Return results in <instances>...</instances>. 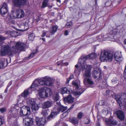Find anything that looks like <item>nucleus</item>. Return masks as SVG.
<instances>
[{
	"instance_id": "22",
	"label": "nucleus",
	"mask_w": 126,
	"mask_h": 126,
	"mask_svg": "<svg viewBox=\"0 0 126 126\" xmlns=\"http://www.w3.org/2000/svg\"><path fill=\"white\" fill-rule=\"evenodd\" d=\"M70 122L73 124L74 125H78L79 121L78 119L76 117L73 118L69 120Z\"/></svg>"
},
{
	"instance_id": "60",
	"label": "nucleus",
	"mask_w": 126,
	"mask_h": 126,
	"mask_svg": "<svg viewBox=\"0 0 126 126\" xmlns=\"http://www.w3.org/2000/svg\"><path fill=\"white\" fill-rule=\"evenodd\" d=\"M115 32V33H114V34H115L117 32V30L116 29L114 30H113V32Z\"/></svg>"
},
{
	"instance_id": "5",
	"label": "nucleus",
	"mask_w": 126,
	"mask_h": 126,
	"mask_svg": "<svg viewBox=\"0 0 126 126\" xmlns=\"http://www.w3.org/2000/svg\"><path fill=\"white\" fill-rule=\"evenodd\" d=\"M12 49V47L10 49V47L8 46L5 45L2 47L1 49L0 55L1 56H5L8 55L9 56L12 55L15 53L13 52Z\"/></svg>"
},
{
	"instance_id": "51",
	"label": "nucleus",
	"mask_w": 126,
	"mask_h": 126,
	"mask_svg": "<svg viewBox=\"0 0 126 126\" xmlns=\"http://www.w3.org/2000/svg\"><path fill=\"white\" fill-rule=\"evenodd\" d=\"M12 113L13 114V115L14 117H15L17 116V111L15 113L13 112H12Z\"/></svg>"
},
{
	"instance_id": "56",
	"label": "nucleus",
	"mask_w": 126,
	"mask_h": 126,
	"mask_svg": "<svg viewBox=\"0 0 126 126\" xmlns=\"http://www.w3.org/2000/svg\"><path fill=\"white\" fill-rule=\"evenodd\" d=\"M110 91L109 90H107L106 91V93L107 95H109V94Z\"/></svg>"
},
{
	"instance_id": "2",
	"label": "nucleus",
	"mask_w": 126,
	"mask_h": 126,
	"mask_svg": "<svg viewBox=\"0 0 126 126\" xmlns=\"http://www.w3.org/2000/svg\"><path fill=\"white\" fill-rule=\"evenodd\" d=\"M39 83L41 85H46L48 86H51L53 82L52 79L49 77H45L38 81L35 80L30 87V88H34L38 86Z\"/></svg>"
},
{
	"instance_id": "64",
	"label": "nucleus",
	"mask_w": 126,
	"mask_h": 126,
	"mask_svg": "<svg viewBox=\"0 0 126 126\" xmlns=\"http://www.w3.org/2000/svg\"><path fill=\"white\" fill-rule=\"evenodd\" d=\"M57 2H59L60 3L61 2V1L60 0H57Z\"/></svg>"
},
{
	"instance_id": "37",
	"label": "nucleus",
	"mask_w": 126,
	"mask_h": 126,
	"mask_svg": "<svg viewBox=\"0 0 126 126\" xmlns=\"http://www.w3.org/2000/svg\"><path fill=\"white\" fill-rule=\"evenodd\" d=\"M111 81L112 83L114 84H116L118 83V81L116 78L113 79Z\"/></svg>"
},
{
	"instance_id": "17",
	"label": "nucleus",
	"mask_w": 126,
	"mask_h": 126,
	"mask_svg": "<svg viewBox=\"0 0 126 126\" xmlns=\"http://www.w3.org/2000/svg\"><path fill=\"white\" fill-rule=\"evenodd\" d=\"M22 111L24 112V113L25 116H28L30 114V108L28 107L25 106L22 107Z\"/></svg>"
},
{
	"instance_id": "16",
	"label": "nucleus",
	"mask_w": 126,
	"mask_h": 126,
	"mask_svg": "<svg viewBox=\"0 0 126 126\" xmlns=\"http://www.w3.org/2000/svg\"><path fill=\"white\" fill-rule=\"evenodd\" d=\"M118 118L121 120H123L125 118V116L123 111L121 110H118L116 112Z\"/></svg>"
},
{
	"instance_id": "25",
	"label": "nucleus",
	"mask_w": 126,
	"mask_h": 126,
	"mask_svg": "<svg viewBox=\"0 0 126 126\" xmlns=\"http://www.w3.org/2000/svg\"><path fill=\"white\" fill-rule=\"evenodd\" d=\"M58 29V27L56 26H53L50 31V33L52 34H53L56 32Z\"/></svg>"
},
{
	"instance_id": "8",
	"label": "nucleus",
	"mask_w": 126,
	"mask_h": 126,
	"mask_svg": "<svg viewBox=\"0 0 126 126\" xmlns=\"http://www.w3.org/2000/svg\"><path fill=\"white\" fill-rule=\"evenodd\" d=\"M76 68L74 71V73L76 75H79L80 73V71L81 70H85L86 67L84 64L82 65L81 62H79L75 66Z\"/></svg>"
},
{
	"instance_id": "20",
	"label": "nucleus",
	"mask_w": 126,
	"mask_h": 126,
	"mask_svg": "<svg viewBox=\"0 0 126 126\" xmlns=\"http://www.w3.org/2000/svg\"><path fill=\"white\" fill-rule=\"evenodd\" d=\"M74 98L70 95H69L67 97L64 98V101L69 103H72L74 102Z\"/></svg>"
},
{
	"instance_id": "36",
	"label": "nucleus",
	"mask_w": 126,
	"mask_h": 126,
	"mask_svg": "<svg viewBox=\"0 0 126 126\" xmlns=\"http://www.w3.org/2000/svg\"><path fill=\"white\" fill-rule=\"evenodd\" d=\"M48 0H44L43 3L42 7L44 8L47 6V3L48 1Z\"/></svg>"
},
{
	"instance_id": "9",
	"label": "nucleus",
	"mask_w": 126,
	"mask_h": 126,
	"mask_svg": "<svg viewBox=\"0 0 126 126\" xmlns=\"http://www.w3.org/2000/svg\"><path fill=\"white\" fill-rule=\"evenodd\" d=\"M14 18H20L23 17L25 15V13L23 10L22 9H18L17 10L15 13H14L13 14L11 15V16Z\"/></svg>"
},
{
	"instance_id": "48",
	"label": "nucleus",
	"mask_w": 126,
	"mask_h": 126,
	"mask_svg": "<svg viewBox=\"0 0 126 126\" xmlns=\"http://www.w3.org/2000/svg\"><path fill=\"white\" fill-rule=\"evenodd\" d=\"M24 126H31V123H28L27 122H23Z\"/></svg>"
},
{
	"instance_id": "55",
	"label": "nucleus",
	"mask_w": 126,
	"mask_h": 126,
	"mask_svg": "<svg viewBox=\"0 0 126 126\" xmlns=\"http://www.w3.org/2000/svg\"><path fill=\"white\" fill-rule=\"evenodd\" d=\"M64 34L65 35H67L68 34V33L67 31L66 30L64 32Z\"/></svg>"
},
{
	"instance_id": "26",
	"label": "nucleus",
	"mask_w": 126,
	"mask_h": 126,
	"mask_svg": "<svg viewBox=\"0 0 126 126\" xmlns=\"http://www.w3.org/2000/svg\"><path fill=\"white\" fill-rule=\"evenodd\" d=\"M67 109V107H64L60 104V106H59V109L58 111L59 113L60 111L63 112L65 110Z\"/></svg>"
},
{
	"instance_id": "50",
	"label": "nucleus",
	"mask_w": 126,
	"mask_h": 126,
	"mask_svg": "<svg viewBox=\"0 0 126 126\" xmlns=\"http://www.w3.org/2000/svg\"><path fill=\"white\" fill-rule=\"evenodd\" d=\"M82 92H76L75 94H76L77 95H80L82 93Z\"/></svg>"
},
{
	"instance_id": "33",
	"label": "nucleus",
	"mask_w": 126,
	"mask_h": 126,
	"mask_svg": "<svg viewBox=\"0 0 126 126\" xmlns=\"http://www.w3.org/2000/svg\"><path fill=\"white\" fill-rule=\"evenodd\" d=\"M35 35L33 33H31L28 35V38L30 40H33L34 38Z\"/></svg>"
},
{
	"instance_id": "44",
	"label": "nucleus",
	"mask_w": 126,
	"mask_h": 126,
	"mask_svg": "<svg viewBox=\"0 0 126 126\" xmlns=\"http://www.w3.org/2000/svg\"><path fill=\"white\" fill-rule=\"evenodd\" d=\"M6 111V109L5 108H3L0 109V112L1 113H3Z\"/></svg>"
},
{
	"instance_id": "31",
	"label": "nucleus",
	"mask_w": 126,
	"mask_h": 126,
	"mask_svg": "<svg viewBox=\"0 0 126 126\" xmlns=\"http://www.w3.org/2000/svg\"><path fill=\"white\" fill-rule=\"evenodd\" d=\"M57 64L58 65H61L62 66L65 65L67 66L68 64V62L63 63V61H61L59 62V63H57Z\"/></svg>"
},
{
	"instance_id": "59",
	"label": "nucleus",
	"mask_w": 126,
	"mask_h": 126,
	"mask_svg": "<svg viewBox=\"0 0 126 126\" xmlns=\"http://www.w3.org/2000/svg\"><path fill=\"white\" fill-rule=\"evenodd\" d=\"M26 25L27 26V24H26L24 25V29L26 30H27L28 29L27 28H26Z\"/></svg>"
},
{
	"instance_id": "7",
	"label": "nucleus",
	"mask_w": 126,
	"mask_h": 126,
	"mask_svg": "<svg viewBox=\"0 0 126 126\" xmlns=\"http://www.w3.org/2000/svg\"><path fill=\"white\" fill-rule=\"evenodd\" d=\"M115 98L120 106L124 102L126 104V94H123L121 95H115Z\"/></svg>"
},
{
	"instance_id": "53",
	"label": "nucleus",
	"mask_w": 126,
	"mask_h": 126,
	"mask_svg": "<svg viewBox=\"0 0 126 126\" xmlns=\"http://www.w3.org/2000/svg\"><path fill=\"white\" fill-rule=\"evenodd\" d=\"M46 34V33L45 32H44L41 35V37H44L45 35Z\"/></svg>"
},
{
	"instance_id": "19",
	"label": "nucleus",
	"mask_w": 126,
	"mask_h": 126,
	"mask_svg": "<svg viewBox=\"0 0 126 126\" xmlns=\"http://www.w3.org/2000/svg\"><path fill=\"white\" fill-rule=\"evenodd\" d=\"M52 105V101H48L42 104V108H47L51 107Z\"/></svg>"
},
{
	"instance_id": "38",
	"label": "nucleus",
	"mask_w": 126,
	"mask_h": 126,
	"mask_svg": "<svg viewBox=\"0 0 126 126\" xmlns=\"http://www.w3.org/2000/svg\"><path fill=\"white\" fill-rule=\"evenodd\" d=\"M5 38L3 36L0 35V47L1 46L2 44L1 41H4L5 39Z\"/></svg>"
},
{
	"instance_id": "27",
	"label": "nucleus",
	"mask_w": 126,
	"mask_h": 126,
	"mask_svg": "<svg viewBox=\"0 0 126 126\" xmlns=\"http://www.w3.org/2000/svg\"><path fill=\"white\" fill-rule=\"evenodd\" d=\"M59 97L58 94L57 93H54L52 96V99L55 101H56L59 100Z\"/></svg>"
},
{
	"instance_id": "34",
	"label": "nucleus",
	"mask_w": 126,
	"mask_h": 126,
	"mask_svg": "<svg viewBox=\"0 0 126 126\" xmlns=\"http://www.w3.org/2000/svg\"><path fill=\"white\" fill-rule=\"evenodd\" d=\"M5 61L6 62H7V59H4L3 60L0 61V69L2 68L4 66V63L3 62Z\"/></svg>"
},
{
	"instance_id": "41",
	"label": "nucleus",
	"mask_w": 126,
	"mask_h": 126,
	"mask_svg": "<svg viewBox=\"0 0 126 126\" xmlns=\"http://www.w3.org/2000/svg\"><path fill=\"white\" fill-rule=\"evenodd\" d=\"M35 50L36 51V52H33L32 53H31L30 55L28 57V58H32L34 56V55L37 52V49H35Z\"/></svg>"
},
{
	"instance_id": "15",
	"label": "nucleus",
	"mask_w": 126,
	"mask_h": 126,
	"mask_svg": "<svg viewBox=\"0 0 126 126\" xmlns=\"http://www.w3.org/2000/svg\"><path fill=\"white\" fill-rule=\"evenodd\" d=\"M35 121L37 124L38 126H44L46 120L44 117L40 118L38 117H36L35 119Z\"/></svg>"
},
{
	"instance_id": "10",
	"label": "nucleus",
	"mask_w": 126,
	"mask_h": 126,
	"mask_svg": "<svg viewBox=\"0 0 126 126\" xmlns=\"http://www.w3.org/2000/svg\"><path fill=\"white\" fill-rule=\"evenodd\" d=\"M27 102L28 105H30L32 111H36L38 110V106L36 104V103L34 99L29 98L27 100Z\"/></svg>"
},
{
	"instance_id": "61",
	"label": "nucleus",
	"mask_w": 126,
	"mask_h": 126,
	"mask_svg": "<svg viewBox=\"0 0 126 126\" xmlns=\"http://www.w3.org/2000/svg\"><path fill=\"white\" fill-rule=\"evenodd\" d=\"M96 126H100V124L98 123H97L96 124Z\"/></svg>"
},
{
	"instance_id": "54",
	"label": "nucleus",
	"mask_w": 126,
	"mask_h": 126,
	"mask_svg": "<svg viewBox=\"0 0 126 126\" xmlns=\"http://www.w3.org/2000/svg\"><path fill=\"white\" fill-rule=\"evenodd\" d=\"M101 103L102 104V105H104L105 104V102L103 100H102L101 101Z\"/></svg>"
},
{
	"instance_id": "57",
	"label": "nucleus",
	"mask_w": 126,
	"mask_h": 126,
	"mask_svg": "<svg viewBox=\"0 0 126 126\" xmlns=\"http://www.w3.org/2000/svg\"><path fill=\"white\" fill-rule=\"evenodd\" d=\"M70 80V79H69V78L67 79V80L66 82V83H68L69 82Z\"/></svg>"
},
{
	"instance_id": "49",
	"label": "nucleus",
	"mask_w": 126,
	"mask_h": 126,
	"mask_svg": "<svg viewBox=\"0 0 126 126\" xmlns=\"http://www.w3.org/2000/svg\"><path fill=\"white\" fill-rule=\"evenodd\" d=\"M3 120L0 117V126L3 124Z\"/></svg>"
},
{
	"instance_id": "23",
	"label": "nucleus",
	"mask_w": 126,
	"mask_h": 126,
	"mask_svg": "<svg viewBox=\"0 0 126 126\" xmlns=\"http://www.w3.org/2000/svg\"><path fill=\"white\" fill-rule=\"evenodd\" d=\"M23 122H27V123H31V126L32 124L33 123V119L30 118H26L23 119Z\"/></svg>"
},
{
	"instance_id": "58",
	"label": "nucleus",
	"mask_w": 126,
	"mask_h": 126,
	"mask_svg": "<svg viewBox=\"0 0 126 126\" xmlns=\"http://www.w3.org/2000/svg\"><path fill=\"white\" fill-rule=\"evenodd\" d=\"M110 34H108L105 35L104 36L103 38H107V37L106 36H107L108 35H109Z\"/></svg>"
},
{
	"instance_id": "28",
	"label": "nucleus",
	"mask_w": 126,
	"mask_h": 126,
	"mask_svg": "<svg viewBox=\"0 0 126 126\" xmlns=\"http://www.w3.org/2000/svg\"><path fill=\"white\" fill-rule=\"evenodd\" d=\"M29 94V91L28 90H25L24 92L21 94L20 96L24 97H27V96Z\"/></svg>"
},
{
	"instance_id": "24",
	"label": "nucleus",
	"mask_w": 126,
	"mask_h": 126,
	"mask_svg": "<svg viewBox=\"0 0 126 126\" xmlns=\"http://www.w3.org/2000/svg\"><path fill=\"white\" fill-rule=\"evenodd\" d=\"M7 8H3L2 7H1L0 11V13L1 15L3 16H4V15L5 14L7 13Z\"/></svg>"
},
{
	"instance_id": "39",
	"label": "nucleus",
	"mask_w": 126,
	"mask_h": 126,
	"mask_svg": "<svg viewBox=\"0 0 126 126\" xmlns=\"http://www.w3.org/2000/svg\"><path fill=\"white\" fill-rule=\"evenodd\" d=\"M74 104H73V105H72L70 108L68 109L67 110L66 112H65L63 113L62 114V115H63L65 113H66V112L68 113L70 111V110H71L73 107L74 106Z\"/></svg>"
},
{
	"instance_id": "47",
	"label": "nucleus",
	"mask_w": 126,
	"mask_h": 126,
	"mask_svg": "<svg viewBox=\"0 0 126 126\" xmlns=\"http://www.w3.org/2000/svg\"><path fill=\"white\" fill-rule=\"evenodd\" d=\"M1 7H2L3 8H7V4L5 3H3L2 6Z\"/></svg>"
},
{
	"instance_id": "52",
	"label": "nucleus",
	"mask_w": 126,
	"mask_h": 126,
	"mask_svg": "<svg viewBox=\"0 0 126 126\" xmlns=\"http://www.w3.org/2000/svg\"><path fill=\"white\" fill-rule=\"evenodd\" d=\"M74 75L73 74H71L70 75V77H69V79H70V80L74 78Z\"/></svg>"
},
{
	"instance_id": "30",
	"label": "nucleus",
	"mask_w": 126,
	"mask_h": 126,
	"mask_svg": "<svg viewBox=\"0 0 126 126\" xmlns=\"http://www.w3.org/2000/svg\"><path fill=\"white\" fill-rule=\"evenodd\" d=\"M45 108H43L42 112V114L44 115H46L48 114L49 111L47 109H45Z\"/></svg>"
},
{
	"instance_id": "29",
	"label": "nucleus",
	"mask_w": 126,
	"mask_h": 126,
	"mask_svg": "<svg viewBox=\"0 0 126 126\" xmlns=\"http://www.w3.org/2000/svg\"><path fill=\"white\" fill-rule=\"evenodd\" d=\"M60 104L59 102L56 103V104L54 105L53 107V109L55 110H57V111H58L59 109V106H60Z\"/></svg>"
},
{
	"instance_id": "42",
	"label": "nucleus",
	"mask_w": 126,
	"mask_h": 126,
	"mask_svg": "<svg viewBox=\"0 0 126 126\" xmlns=\"http://www.w3.org/2000/svg\"><path fill=\"white\" fill-rule=\"evenodd\" d=\"M88 59H89V56L88 55L82 57L81 60L82 61H83L85 63V62L84 61Z\"/></svg>"
},
{
	"instance_id": "6",
	"label": "nucleus",
	"mask_w": 126,
	"mask_h": 126,
	"mask_svg": "<svg viewBox=\"0 0 126 126\" xmlns=\"http://www.w3.org/2000/svg\"><path fill=\"white\" fill-rule=\"evenodd\" d=\"M25 47V45L20 42H17L15 46L12 47V49L13 52L15 54L17 52L18 50L24 51V49Z\"/></svg>"
},
{
	"instance_id": "63",
	"label": "nucleus",
	"mask_w": 126,
	"mask_h": 126,
	"mask_svg": "<svg viewBox=\"0 0 126 126\" xmlns=\"http://www.w3.org/2000/svg\"><path fill=\"white\" fill-rule=\"evenodd\" d=\"M7 89H6L5 90V93H6L7 92Z\"/></svg>"
},
{
	"instance_id": "43",
	"label": "nucleus",
	"mask_w": 126,
	"mask_h": 126,
	"mask_svg": "<svg viewBox=\"0 0 126 126\" xmlns=\"http://www.w3.org/2000/svg\"><path fill=\"white\" fill-rule=\"evenodd\" d=\"M22 107L21 108L19 113L20 115L21 116H25V115L24 113V112L22 111Z\"/></svg>"
},
{
	"instance_id": "3",
	"label": "nucleus",
	"mask_w": 126,
	"mask_h": 126,
	"mask_svg": "<svg viewBox=\"0 0 126 126\" xmlns=\"http://www.w3.org/2000/svg\"><path fill=\"white\" fill-rule=\"evenodd\" d=\"M112 52L109 50H105L101 53L100 59L103 62H110L112 60Z\"/></svg>"
},
{
	"instance_id": "46",
	"label": "nucleus",
	"mask_w": 126,
	"mask_h": 126,
	"mask_svg": "<svg viewBox=\"0 0 126 126\" xmlns=\"http://www.w3.org/2000/svg\"><path fill=\"white\" fill-rule=\"evenodd\" d=\"M90 123V120L89 119H87L85 121V124H89Z\"/></svg>"
},
{
	"instance_id": "12",
	"label": "nucleus",
	"mask_w": 126,
	"mask_h": 126,
	"mask_svg": "<svg viewBox=\"0 0 126 126\" xmlns=\"http://www.w3.org/2000/svg\"><path fill=\"white\" fill-rule=\"evenodd\" d=\"M13 2L16 6L20 7L26 4L27 0H13Z\"/></svg>"
},
{
	"instance_id": "18",
	"label": "nucleus",
	"mask_w": 126,
	"mask_h": 126,
	"mask_svg": "<svg viewBox=\"0 0 126 126\" xmlns=\"http://www.w3.org/2000/svg\"><path fill=\"white\" fill-rule=\"evenodd\" d=\"M59 113L58 111H57L52 112L47 117V120L48 121H49L52 119L53 118L55 117Z\"/></svg>"
},
{
	"instance_id": "45",
	"label": "nucleus",
	"mask_w": 126,
	"mask_h": 126,
	"mask_svg": "<svg viewBox=\"0 0 126 126\" xmlns=\"http://www.w3.org/2000/svg\"><path fill=\"white\" fill-rule=\"evenodd\" d=\"M72 23L71 22H68L65 25V26L68 28L70 27L72 25Z\"/></svg>"
},
{
	"instance_id": "40",
	"label": "nucleus",
	"mask_w": 126,
	"mask_h": 126,
	"mask_svg": "<svg viewBox=\"0 0 126 126\" xmlns=\"http://www.w3.org/2000/svg\"><path fill=\"white\" fill-rule=\"evenodd\" d=\"M72 84L74 86L76 87V88L77 89H78L79 88V86L78 84L75 82V81H73L72 82Z\"/></svg>"
},
{
	"instance_id": "32",
	"label": "nucleus",
	"mask_w": 126,
	"mask_h": 126,
	"mask_svg": "<svg viewBox=\"0 0 126 126\" xmlns=\"http://www.w3.org/2000/svg\"><path fill=\"white\" fill-rule=\"evenodd\" d=\"M88 56L89 59H92L96 57V55L93 52L88 55Z\"/></svg>"
},
{
	"instance_id": "14",
	"label": "nucleus",
	"mask_w": 126,
	"mask_h": 126,
	"mask_svg": "<svg viewBox=\"0 0 126 126\" xmlns=\"http://www.w3.org/2000/svg\"><path fill=\"white\" fill-rule=\"evenodd\" d=\"M105 121L107 126H111L112 125H116L117 124L116 120L112 119V117H110L109 118L106 120Z\"/></svg>"
},
{
	"instance_id": "62",
	"label": "nucleus",
	"mask_w": 126,
	"mask_h": 126,
	"mask_svg": "<svg viewBox=\"0 0 126 126\" xmlns=\"http://www.w3.org/2000/svg\"><path fill=\"white\" fill-rule=\"evenodd\" d=\"M124 44L126 45V39H125L124 41Z\"/></svg>"
},
{
	"instance_id": "11",
	"label": "nucleus",
	"mask_w": 126,
	"mask_h": 126,
	"mask_svg": "<svg viewBox=\"0 0 126 126\" xmlns=\"http://www.w3.org/2000/svg\"><path fill=\"white\" fill-rule=\"evenodd\" d=\"M92 74L94 78L100 79L101 78L100 70L98 68H94L92 72Z\"/></svg>"
},
{
	"instance_id": "13",
	"label": "nucleus",
	"mask_w": 126,
	"mask_h": 126,
	"mask_svg": "<svg viewBox=\"0 0 126 126\" xmlns=\"http://www.w3.org/2000/svg\"><path fill=\"white\" fill-rule=\"evenodd\" d=\"M112 59L114 57L115 60L116 61L120 62L122 60L123 58L122 55L120 53L118 52H116L114 53H112Z\"/></svg>"
},
{
	"instance_id": "1",
	"label": "nucleus",
	"mask_w": 126,
	"mask_h": 126,
	"mask_svg": "<svg viewBox=\"0 0 126 126\" xmlns=\"http://www.w3.org/2000/svg\"><path fill=\"white\" fill-rule=\"evenodd\" d=\"M92 68L91 65H87L83 75L84 78L83 83L87 87L92 88L93 87L92 85L94 82L92 79L91 73Z\"/></svg>"
},
{
	"instance_id": "35",
	"label": "nucleus",
	"mask_w": 126,
	"mask_h": 126,
	"mask_svg": "<svg viewBox=\"0 0 126 126\" xmlns=\"http://www.w3.org/2000/svg\"><path fill=\"white\" fill-rule=\"evenodd\" d=\"M84 116L83 113L82 112H79L77 115V118L79 119H81L82 117Z\"/></svg>"
},
{
	"instance_id": "21",
	"label": "nucleus",
	"mask_w": 126,
	"mask_h": 126,
	"mask_svg": "<svg viewBox=\"0 0 126 126\" xmlns=\"http://www.w3.org/2000/svg\"><path fill=\"white\" fill-rule=\"evenodd\" d=\"M60 91L62 94H64L65 93L69 94L70 92V91L68 89L67 87H66L62 88L60 89Z\"/></svg>"
},
{
	"instance_id": "4",
	"label": "nucleus",
	"mask_w": 126,
	"mask_h": 126,
	"mask_svg": "<svg viewBox=\"0 0 126 126\" xmlns=\"http://www.w3.org/2000/svg\"><path fill=\"white\" fill-rule=\"evenodd\" d=\"M52 93V90L50 88L47 87H42L38 91L39 94L41 98H46L48 96V93L50 95Z\"/></svg>"
}]
</instances>
